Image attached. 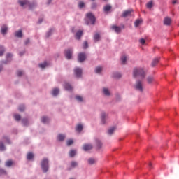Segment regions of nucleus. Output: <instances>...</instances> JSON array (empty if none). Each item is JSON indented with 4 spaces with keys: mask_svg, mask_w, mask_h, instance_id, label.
Returning a JSON list of instances; mask_svg holds the SVG:
<instances>
[{
    "mask_svg": "<svg viewBox=\"0 0 179 179\" xmlns=\"http://www.w3.org/2000/svg\"><path fill=\"white\" fill-rule=\"evenodd\" d=\"M76 155V150H71L69 152V156L70 157H73Z\"/></svg>",
    "mask_w": 179,
    "mask_h": 179,
    "instance_id": "nucleus-27",
    "label": "nucleus"
},
{
    "mask_svg": "<svg viewBox=\"0 0 179 179\" xmlns=\"http://www.w3.org/2000/svg\"><path fill=\"white\" fill-rule=\"evenodd\" d=\"M4 52L5 48H3V46L0 45V57H2Z\"/></svg>",
    "mask_w": 179,
    "mask_h": 179,
    "instance_id": "nucleus-30",
    "label": "nucleus"
},
{
    "mask_svg": "<svg viewBox=\"0 0 179 179\" xmlns=\"http://www.w3.org/2000/svg\"><path fill=\"white\" fill-rule=\"evenodd\" d=\"M58 93H59V90L58 88H55L52 92V96H57Z\"/></svg>",
    "mask_w": 179,
    "mask_h": 179,
    "instance_id": "nucleus-23",
    "label": "nucleus"
},
{
    "mask_svg": "<svg viewBox=\"0 0 179 179\" xmlns=\"http://www.w3.org/2000/svg\"><path fill=\"white\" fill-rule=\"evenodd\" d=\"M18 3H20V6H22V8H27V6L29 8V9H33L34 8V6H36V3H30L29 2V1L27 0H19Z\"/></svg>",
    "mask_w": 179,
    "mask_h": 179,
    "instance_id": "nucleus-2",
    "label": "nucleus"
},
{
    "mask_svg": "<svg viewBox=\"0 0 179 179\" xmlns=\"http://www.w3.org/2000/svg\"><path fill=\"white\" fill-rule=\"evenodd\" d=\"M34 157V155L32 152H29L27 155V160H31Z\"/></svg>",
    "mask_w": 179,
    "mask_h": 179,
    "instance_id": "nucleus-26",
    "label": "nucleus"
},
{
    "mask_svg": "<svg viewBox=\"0 0 179 179\" xmlns=\"http://www.w3.org/2000/svg\"><path fill=\"white\" fill-rule=\"evenodd\" d=\"M114 78H121V73H115L114 74Z\"/></svg>",
    "mask_w": 179,
    "mask_h": 179,
    "instance_id": "nucleus-45",
    "label": "nucleus"
},
{
    "mask_svg": "<svg viewBox=\"0 0 179 179\" xmlns=\"http://www.w3.org/2000/svg\"><path fill=\"white\" fill-rule=\"evenodd\" d=\"M95 8H97V4H96V3H92V9H94Z\"/></svg>",
    "mask_w": 179,
    "mask_h": 179,
    "instance_id": "nucleus-53",
    "label": "nucleus"
},
{
    "mask_svg": "<svg viewBox=\"0 0 179 179\" xmlns=\"http://www.w3.org/2000/svg\"><path fill=\"white\" fill-rule=\"evenodd\" d=\"M134 12V10H127L124 11L122 14L123 17H128V16H131V13Z\"/></svg>",
    "mask_w": 179,
    "mask_h": 179,
    "instance_id": "nucleus-11",
    "label": "nucleus"
},
{
    "mask_svg": "<svg viewBox=\"0 0 179 179\" xmlns=\"http://www.w3.org/2000/svg\"><path fill=\"white\" fill-rule=\"evenodd\" d=\"M172 3H173V5H176V3H177V0H173L172 1Z\"/></svg>",
    "mask_w": 179,
    "mask_h": 179,
    "instance_id": "nucleus-55",
    "label": "nucleus"
},
{
    "mask_svg": "<svg viewBox=\"0 0 179 179\" xmlns=\"http://www.w3.org/2000/svg\"><path fill=\"white\" fill-rule=\"evenodd\" d=\"M103 92L105 94V96H109L110 95V91L107 88H103Z\"/></svg>",
    "mask_w": 179,
    "mask_h": 179,
    "instance_id": "nucleus-32",
    "label": "nucleus"
},
{
    "mask_svg": "<svg viewBox=\"0 0 179 179\" xmlns=\"http://www.w3.org/2000/svg\"><path fill=\"white\" fill-rule=\"evenodd\" d=\"M147 8L148 9H152V8L153 7V2L152 1H149L147 5H146Z\"/></svg>",
    "mask_w": 179,
    "mask_h": 179,
    "instance_id": "nucleus-35",
    "label": "nucleus"
},
{
    "mask_svg": "<svg viewBox=\"0 0 179 179\" xmlns=\"http://www.w3.org/2000/svg\"><path fill=\"white\" fill-rule=\"evenodd\" d=\"M75 75L77 78L82 76V69L76 68L74 69Z\"/></svg>",
    "mask_w": 179,
    "mask_h": 179,
    "instance_id": "nucleus-9",
    "label": "nucleus"
},
{
    "mask_svg": "<svg viewBox=\"0 0 179 179\" xmlns=\"http://www.w3.org/2000/svg\"><path fill=\"white\" fill-rule=\"evenodd\" d=\"M164 24L165 26H170V24H171V18H170L169 17H166L164 19Z\"/></svg>",
    "mask_w": 179,
    "mask_h": 179,
    "instance_id": "nucleus-10",
    "label": "nucleus"
},
{
    "mask_svg": "<svg viewBox=\"0 0 179 179\" xmlns=\"http://www.w3.org/2000/svg\"><path fill=\"white\" fill-rule=\"evenodd\" d=\"M104 1H107V0H104Z\"/></svg>",
    "mask_w": 179,
    "mask_h": 179,
    "instance_id": "nucleus-62",
    "label": "nucleus"
},
{
    "mask_svg": "<svg viewBox=\"0 0 179 179\" xmlns=\"http://www.w3.org/2000/svg\"><path fill=\"white\" fill-rule=\"evenodd\" d=\"M48 65V64L47 63V62H44L43 63L39 64V67L41 68L42 69H44V68Z\"/></svg>",
    "mask_w": 179,
    "mask_h": 179,
    "instance_id": "nucleus-31",
    "label": "nucleus"
},
{
    "mask_svg": "<svg viewBox=\"0 0 179 179\" xmlns=\"http://www.w3.org/2000/svg\"><path fill=\"white\" fill-rule=\"evenodd\" d=\"M149 166H150V167H152V164H151V162L149 163Z\"/></svg>",
    "mask_w": 179,
    "mask_h": 179,
    "instance_id": "nucleus-59",
    "label": "nucleus"
},
{
    "mask_svg": "<svg viewBox=\"0 0 179 179\" xmlns=\"http://www.w3.org/2000/svg\"><path fill=\"white\" fill-rule=\"evenodd\" d=\"M29 43H30V39H27L25 41V45H27V44H29Z\"/></svg>",
    "mask_w": 179,
    "mask_h": 179,
    "instance_id": "nucleus-54",
    "label": "nucleus"
},
{
    "mask_svg": "<svg viewBox=\"0 0 179 179\" xmlns=\"http://www.w3.org/2000/svg\"><path fill=\"white\" fill-rule=\"evenodd\" d=\"M85 23L87 25L94 24L96 23V17L92 13H88L86 15Z\"/></svg>",
    "mask_w": 179,
    "mask_h": 179,
    "instance_id": "nucleus-3",
    "label": "nucleus"
},
{
    "mask_svg": "<svg viewBox=\"0 0 179 179\" xmlns=\"http://www.w3.org/2000/svg\"><path fill=\"white\" fill-rule=\"evenodd\" d=\"M121 61H122V64L123 65H125V63L127 62V57L125 55H123L122 57H121Z\"/></svg>",
    "mask_w": 179,
    "mask_h": 179,
    "instance_id": "nucleus-34",
    "label": "nucleus"
},
{
    "mask_svg": "<svg viewBox=\"0 0 179 179\" xmlns=\"http://www.w3.org/2000/svg\"><path fill=\"white\" fill-rule=\"evenodd\" d=\"M64 88L66 89V90H69V91L72 90V86L69 83H66L64 85Z\"/></svg>",
    "mask_w": 179,
    "mask_h": 179,
    "instance_id": "nucleus-24",
    "label": "nucleus"
},
{
    "mask_svg": "<svg viewBox=\"0 0 179 179\" xmlns=\"http://www.w3.org/2000/svg\"><path fill=\"white\" fill-rule=\"evenodd\" d=\"M41 169L44 173H47L48 171V159L45 158L41 162Z\"/></svg>",
    "mask_w": 179,
    "mask_h": 179,
    "instance_id": "nucleus-4",
    "label": "nucleus"
},
{
    "mask_svg": "<svg viewBox=\"0 0 179 179\" xmlns=\"http://www.w3.org/2000/svg\"><path fill=\"white\" fill-rule=\"evenodd\" d=\"M58 141H62L64 139H65V135L64 134H59L57 136Z\"/></svg>",
    "mask_w": 179,
    "mask_h": 179,
    "instance_id": "nucleus-29",
    "label": "nucleus"
},
{
    "mask_svg": "<svg viewBox=\"0 0 179 179\" xmlns=\"http://www.w3.org/2000/svg\"><path fill=\"white\" fill-rule=\"evenodd\" d=\"M76 100H78V101H83V98H82V96H76Z\"/></svg>",
    "mask_w": 179,
    "mask_h": 179,
    "instance_id": "nucleus-46",
    "label": "nucleus"
},
{
    "mask_svg": "<svg viewBox=\"0 0 179 179\" xmlns=\"http://www.w3.org/2000/svg\"><path fill=\"white\" fill-rule=\"evenodd\" d=\"M83 149L85 150V152H87V150H92L93 149V145L91 144H84Z\"/></svg>",
    "mask_w": 179,
    "mask_h": 179,
    "instance_id": "nucleus-8",
    "label": "nucleus"
},
{
    "mask_svg": "<svg viewBox=\"0 0 179 179\" xmlns=\"http://www.w3.org/2000/svg\"><path fill=\"white\" fill-rule=\"evenodd\" d=\"M153 80H155L153 76H148L147 78V82L149 85H150V83H153Z\"/></svg>",
    "mask_w": 179,
    "mask_h": 179,
    "instance_id": "nucleus-22",
    "label": "nucleus"
},
{
    "mask_svg": "<svg viewBox=\"0 0 179 179\" xmlns=\"http://www.w3.org/2000/svg\"><path fill=\"white\" fill-rule=\"evenodd\" d=\"M42 22H43V20H39L38 23H41Z\"/></svg>",
    "mask_w": 179,
    "mask_h": 179,
    "instance_id": "nucleus-58",
    "label": "nucleus"
},
{
    "mask_svg": "<svg viewBox=\"0 0 179 179\" xmlns=\"http://www.w3.org/2000/svg\"><path fill=\"white\" fill-rule=\"evenodd\" d=\"M6 31H8V27H6V25L2 26L1 27L2 34H6Z\"/></svg>",
    "mask_w": 179,
    "mask_h": 179,
    "instance_id": "nucleus-20",
    "label": "nucleus"
},
{
    "mask_svg": "<svg viewBox=\"0 0 179 179\" xmlns=\"http://www.w3.org/2000/svg\"><path fill=\"white\" fill-rule=\"evenodd\" d=\"M2 64H7L6 62H2Z\"/></svg>",
    "mask_w": 179,
    "mask_h": 179,
    "instance_id": "nucleus-60",
    "label": "nucleus"
},
{
    "mask_svg": "<svg viewBox=\"0 0 179 179\" xmlns=\"http://www.w3.org/2000/svg\"><path fill=\"white\" fill-rule=\"evenodd\" d=\"M178 26H179V24H178Z\"/></svg>",
    "mask_w": 179,
    "mask_h": 179,
    "instance_id": "nucleus-63",
    "label": "nucleus"
},
{
    "mask_svg": "<svg viewBox=\"0 0 179 179\" xmlns=\"http://www.w3.org/2000/svg\"><path fill=\"white\" fill-rule=\"evenodd\" d=\"M94 40L95 42L100 41V34H95L94 36Z\"/></svg>",
    "mask_w": 179,
    "mask_h": 179,
    "instance_id": "nucleus-25",
    "label": "nucleus"
},
{
    "mask_svg": "<svg viewBox=\"0 0 179 179\" xmlns=\"http://www.w3.org/2000/svg\"><path fill=\"white\" fill-rule=\"evenodd\" d=\"M107 117V115L106 113L103 112L101 113V122L102 124H106V118Z\"/></svg>",
    "mask_w": 179,
    "mask_h": 179,
    "instance_id": "nucleus-16",
    "label": "nucleus"
},
{
    "mask_svg": "<svg viewBox=\"0 0 179 179\" xmlns=\"http://www.w3.org/2000/svg\"><path fill=\"white\" fill-rule=\"evenodd\" d=\"M101 71H103V68H101V66H98L95 69L96 73H100Z\"/></svg>",
    "mask_w": 179,
    "mask_h": 179,
    "instance_id": "nucleus-36",
    "label": "nucleus"
},
{
    "mask_svg": "<svg viewBox=\"0 0 179 179\" xmlns=\"http://www.w3.org/2000/svg\"><path fill=\"white\" fill-rule=\"evenodd\" d=\"M139 41H140L141 44H142L143 45L145 44V43H146V41L143 38L140 39Z\"/></svg>",
    "mask_w": 179,
    "mask_h": 179,
    "instance_id": "nucleus-49",
    "label": "nucleus"
},
{
    "mask_svg": "<svg viewBox=\"0 0 179 179\" xmlns=\"http://www.w3.org/2000/svg\"><path fill=\"white\" fill-rule=\"evenodd\" d=\"M0 150L1 152L5 150V145H3V143H0Z\"/></svg>",
    "mask_w": 179,
    "mask_h": 179,
    "instance_id": "nucleus-43",
    "label": "nucleus"
},
{
    "mask_svg": "<svg viewBox=\"0 0 179 179\" xmlns=\"http://www.w3.org/2000/svg\"><path fill=\"white\" fill-rule=\"evenodd\" d=\"M87 47H89V43H87V41H85L83 45V48H84V50H86Z\"/></svg>",
    "mask_w": 179,
    "mask_h": 179,
    "instance_id": "nucleus-41",
    "label": "nucleus"
},
{
    "mask_svg": "<svg viewBox=\"0 0 179 179\" xmlns=\"http://www.w3.org/2000/svg\"><path fill=\"white\" fill-rule=\"evenodd\" d=\"M42 122H43V124H47V122H48V121H50V119H48V117H43L41 119Z\"/></svg>",
    "mask_w": 179,
    "mask_h": 179,
    "instance_id": "nucleus-33",
    "label": "nucleus"
},
{
    "mask_svg": "<svg viewBox=\"0 0 179 179\" xmlns=\"http://www.w3.org/2000/svg\"><path fill=\"white\" fill-rule=\"evenodd\" d=\"M96 162H97V160H96L94 158H90L88 159L89 164H94V163H96Z\"/></svg>",
    "mask_w": 179,
    "mask_h": 179,
    "instance_id": "nucleus-28",
    "label": "nucleus"
},
{
    "mask_svg": "<svg viewBox=\"0 0 179 179\" xmlns=\"http://www.w3.org/2000/svg\"><path fill=\"white\" fill-rule=\"evenodd\" d=\"M83 34V31L82 30L78 31L76 34V38H77V40H80V38L82 37Z\"/></svg>",
    "mask_w": 179,
    "mask_h": 179,
    "instance_id": "nucleus-12",
    "label": "nucleus"
},
{
    "mask_svg": "<svg viewBox=\"0 0 179 179\" xmlns=\"http://www.w3.org/2000/svg\"><path fill=\"white\" fill-rule=\"evenodd\" d=\"M17 76H22V75H23V71H17Z\"/></svg>",
    "mask_w": 179,
    "mask_h": 179,
    "instance_id": "nucleus-50",
    "label": "nucleus"
},
{
    "mask_svg": "<svg viewBox=\"0 0 179 179\" xmlns=\"http://www.w3.org/2000/svg\"><path fill=\"white\" fill-rule=\"evenodd\" d=\"M73 144V140L69 139L66 141L67 146H71V145Z\"/></svg>",
    "mask_w": 179,
    "mask_h": 179,
    "instance_id": "nucleus-39",
    "label": "nucleus"
},
{
    "mask_svg": "<svg viewBox=\"0 0 179 179\" xmlns=\"http://www.w3.org/2000/svg\"><path fill=\"white\" fill-rule=\"evenodd\" d=\"M52 31H54V29H50L47 34H46V37H50L52 33Z\"/></svg>",
    "mask_w": 179,
    "mask_h": 179,
    "instance_id": "nucleus-44",
    "label": "nucleus"
},
{
    "mask_svg": "<svg viewBox=\"0 0 179 179\" xmlns=\"http://www.w3.org/2000/svg\"><path fill=\"white\" fill-rule=\"evenodd\" d=\"M65 57L67 59H71V58H72V49L66 50Z\"/></svg>",
    "mask_w": 179,
    "mask_h": 179,
    "instance_id": "nucleus-7",
    "label": "nucleus"
},
{
    "mask_svg": "<svg viewBox=\"0 0 179 179\" xmlns=\"http://www.w3.org/2000/svg\"><path fill=\"white\" fill-rule=\"evenodd\" d=\"M2 69H3V68L2 66H0V72H2Z\"/></svg>",
    "mask_w": 179,
    "mask_h": 179,
    "instance_id": "nucleus-57",
    "label": "nucleus"
},
{
    "mask_svg": "<svg viewBox=\"0 0 179 179\" xmlns=\"http://www.w3.org/2000/svg\"><path fill=\"white\" fill-rule=\"evenodd\" d=\"M0 174H6V171L3 169H0Z\"/></svg>",
    "mask_w": 179,
    "mask_h": 179,
    "instance_id": "nucleus-52",
    "label": "nucleus"
},
{
    "mask_svg": "<svg viewBox=\"0 0 179 179\" xmlns=\"http://www.w3.org/2000/svg\"><path fill=\"white\" fill-rule=\"evenodd\" d=\"M134 87L138 92H143V84L142 83V81L139 80L136 82Z\"/></svg>",
    "mask_w": 179,
    "mask_h": 179,
    "instance_id": "nucleus-5",
    "label": "nucleus"
},
{
    "mask_svg": "<svg viewBox=\"0 0 179 179\" xmlns=\"http://www.w3.org/2000/svg\"><path fill=\"white\" fill-rule=\"evenodd\" d=\"M78 62H83L86 59V54L81 52L78 56Z\"/></svg>",
    "mask_w": 179,
    "mask_h": 179,
    "instance_id": "nucleus-6",
    "label": "nucleus"
},
{
    "mask_svg": "<svg viewBox=\"0 0 179 179\" xmlns=\"http://www.w3.org/2000/svg\"><path fill=\"white\" fill-rule=\"evenodd\" d=\"M159 60H160V58L159 57L155 58L152 62V64H151L152 66H156L157 64H159Z\"/></svg>",
    "mask_w": 179,
    "mask_h": 179,
    "instance_id": "nucleus-15",
    "label": "nucleus"
},
{
    "mask_svg": "<svg viewBox=\"0 0 179 179\" xmlns=\"http://www.w3.org/2000/svg\"><path fill=\"white\" fill-rule=\"evenodd\" d=\"M78 166V162L73 161L71 162V167H76Z\"/></svg>",
    "mask_w": 179,
    "mask_h": 179,
    "instance_id": "nucleus-47",
    "label": "nucleus"
},
{
    "mask_svg": "<svg viewBox=\"0 0 179 179\" xmlns=\"http://www.w3.org/2000/svg\"><path fill=\"white\" fill-rule=\"evenodd\" d=\"M25 109V107L24 106V105H20L19 107V111H24Z\"/></svg>",
    "mask_w": 179,
    "mask_h": 179,
    "instance_id": "nucleus-48",
    "label": "nucleus"
},
{
    "mask_svg": "<svg viewBox=\"0 0 179 179\" xmlns=\"http://www.w3.org/2000/svg\"><path fill=\"white\" fill-rule=\"evenodd\" d=\"M134 78H141V79H145L146 76V72L143 68L136 67L133 70Z\"/></svg>",
    "mask_w": 179,
    "mask_h": 179,
    "instance_id": "nucleus-1",
    "label": "nucleus"
},
{
    "mask_svg": "<svg viewBox=\"0 0 179 179\" xmlns=\"http://www.w3.org/2000/svg\"><path fill=\"white\" fill-rule=\"evenodd\" d=\"M112 8L113 7L110 5H106L103 7V11L105 12V13H108V12L111 10Z\"/></svg>",
    "mask_w": 179,
    "mask_h": 179,
    "instance_id": "nucleus-13",
    "label": "nucleus"
},
{
    "mask_svg": "<svg viewBox=\"0 0 179 179\" xmlns=\"http://www.w3.org/2000/svg\"><path fill=\"white\" fill-rule=\"evenodd\" d=\"M115 129H117V127H113L110 129H109L108 131V135H113V134H114V131H115Z\"/></svg>",
    "mask_w": 179,
    "mask_h": 179,
    "instance_id": "nucleus-19",
    "label": "nucleus"
},
{
    "mask_svg": "<svg viewBox=\"0 0 179 179\" xmlns=\"http://www.w3.org/2000/svg\"><path fill=\"white\" fill-rule=\"evenodd\" d=\"M78 8H80V9H82V8H85V2L80 1L78 3Z\"/></svg>",
    "mask_w": 179,
    "mask_h": 179,
    "instance_id": "nucleus-38",
    "label": "nucleus"
},
{
    "mask_svg": "<svg viewBox=\"0 0 179 179\" xmlns=\"http://www.w3.org/2000/svg\"><path fill=\"white\" fill-rule=\"evenodd\" d=\"M90 1H95V0H90Z\"/></svg>",
    "mask_w": 179,
    "mask_h": 179,
    "instance_id": "nucleus-61",
    "label": "nucleus"
},
{
    "mask_svg": "<svg viewBox=\"0 0 179 179\" xmlns=\"http://www.w3.org/2000/svg\"><path fill=\"white\" fill-rule=\"evenodd\" d=\"M142 22H143L142 19L136 20L134 22L135 27H138L139 24H141Z\"/></svg>",
    "mask_w": 179,
    "mask_h": 179,
    "instance_id": "nucleus-21",
    "label": "nucleus"
},
{
    "mask_svg": "<svg viewBox=\"0 0 179 179\" xmlns=\"http://www.w3.org/2000/svg\"><path fill=\"white\" fill-rule=\"evenodd\" d=\"M14 118L16 121H20V118H21L20 115H15Z\"/></svg>",
    "mask_w": 179,
    "mask_h": 179,
    "instance_id": "nucleus-42",
    "label": "nucleus"
},
{
    "mask_svg": "<svg viewBox=\"0 0 179 179\" xmlns=\"http://www.w3.org/2000/svg\"><path fill=\"white\" fill-rule=\"evenodd\" d=\"M96 146L98 149H100L102 146L101 142L99 140H96Z\"/></svg>",
    "mask_w": 179,
    "mask_h": 179,
    "instance_id": "nucleus-40",
    "label": "nucleus"
},
{
    "mask_svg": "<svg viewBox=\"0 0 179 179\" xmlns=\"http://www.w3.org/2000/svg\"><path fill=\"white\" fill-rule=\"evenodd\" d=\"M15 37H18L19 38H22V37H23V34L22 33V30H19L15 32Z\"/></svg>",
    "mask_w": 179,
    "mask_h": 179,
    "instance_id": "nucleus-17",
    "label": "nucleus"
},
{
    "mask_svg": "<svg viewBox=\"0 0 179 179\" xmlns=\"http://www.w3.org/2000/svg\"><path fill=\"white\" fill-rule=\"evenodd\" d=\"M112 30H114L115 33H121V27L113 25L111 27Z\"/></svg>",
    "mask_w": 179,
    "mask_h": 179,
    "instance_id": "nucleus-14",
    "label": "nucleus"
},
{
    "mask_svg": "<svg viewBox=\"0 0 179 179\" xmlns=\"http://www.w3.org/2000/svg\"><path fill=\"white\" fill-rule=\"evenodd\" d=\"M6 141H7V143H10V141H9V138H6Z\"/></svg>",
    "mask_w": 179,
    "mask_h": 179,
    "instance_id": "nucleus-56",
    "label": "nucleus"
},
{
    "mask_svg": "<svg viewBox=\"0 0 179 179\" xmlns=\"http://www.w3.org/2000/svg\"><path fill=\"white\" fill-rule=\"evenodd\" d=\"M12 164H13V162H12V160H9L6 162V166L7 167H10V166H12Z\"/></svg>",
    "mask_w": 179,
    "mask_h": 179,
    "instance_id": "nucleus-37",
    "label": "nucleus"
},
{
    "mask_svg": "<svg viewBox=\"0 0 179 179\" xmlns=\"http://www.w3.org/2000/svg\"><path fill=\"white\" fill-rule=\"evenodd\" d=\"M11 57H12V54L8 53V54L6 55V58H7V59H9V58H11Z\"/></svg>",
    "mask_w": 179,
    "mask_h": 179,
    "instance_id": "nucleus-51",
    "label": "nucleus"
},
{
    "mask_svg": "<svg viewBox=\"0 0 179 179\" xmlns=\"http://www.w3.org/2000/svg\"><path fill=\"white\" fill-rule=\"evenodd\" d=\"M82 129H83V126L82 124H78L76 127V131H77V132H82Z\"/></svg>",
    "mask_w": 179,
    "mask_h": 179,
    "instance_id": "nucleus-18",
    "label": "nucleus"
}]
</instances>
